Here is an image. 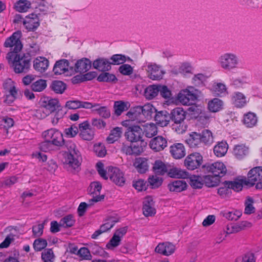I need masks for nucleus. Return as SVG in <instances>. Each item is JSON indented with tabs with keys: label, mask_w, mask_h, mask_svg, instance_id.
<instances>
[{
	"label": "nucleus",
	"mask_w": 262,
	"mask_h": 262,
	"mask_svg": "<svg viewBox=\"0 0 262 262\" xmlns=\"http://www.w3.org/2000/svg\"><path fill=\"white\" fill-rule=\"evenodd\" d=\"M68 151L63 155V168L68 172L75 174L80 170L82 157L75 143L69 141L66 144Z\"/></svg>",
	"instance_id": "f257e3e1"
},
{
	"label": "nucleus",
	"mask_w": 262,
	"mask_h": 262,
	"mask_svg": "<svg viewBox=\"0 0 262 262\" xmlns=\"http://www.w3.org/2000/svg\"><path fill=\"white\" fill-rule=\"evenodd\" d=\"M6 58L15 73H27L30 68L31 57L29 54L9 52Z\"/></svg>",
	"instance_id": "f03ea898"
},
{
	"label": "nucleus",
	"mask_w": 262,
	"mask_h": 262,
	"mask_svg": "<svg viewBox=\"0 0 262 262\" xmlns=\"http://www.w3.org/2000/svg\"><path fill=\"white\" fill-rule=\"evenodd\" d=\"M240 60L239 56L235 53L227 52L219 57L217 63L223 70L231 71L238 68Z\"/></svg>",
	"instance_id": "7ed1b4c3"
},
{
	"label": "nucleus",
	"mask_w": 262,
	"mask_h": 262,
	"mask_svg": "<svg viewBox=\"0 0 262 262\" xmlns=\"http://www.w3.org/2000/svg\"><path fill=\"white\" fill-rule=\"evenodd\" d=\"M245 182L247 186L251 187L255 185L256 189H262V167L258 166L251 169Z\"/></svg>",
	"instance_id": "20e7f679"
},
{
	"label": "nucleus",
	"mask_w": 262,
	"mask_h": 262,
	"mask_svg": "<svg viewBox=\"0 0 262 262\" xmlns=\"http://www.w3.org/2000/svg\"><path fill=\"white\" fill-rule=\"evenodd\" d=\"M42 136L45 140L49 141L55 146L60 147L65 144L62 134L55 128H50L44 131L42 133Z\"/></svg>",
	"instance_id": "39448f33"
},
{
	"label": "nucleus",
	"mask_w": 262,
	"mask_h": 262,
	"mask_svg": "<svg viewBox=\"0 0 262 262\" xmlns=\"http://www.w3.org/2000/svg\"><path fill=\"white\" fill-rule=\"evenodd\" d=\"M21 33L19 31L14 32L13 34L7 38L4 42V47L6 48H10L14 52L18 53L22 49L23 45L20 41Z\"/></svg>",
	"instance_id": "423d86ee"
},
{
	"label": "nucleus",
	"mask_w": 262,
	"mask_h": 262,
	"mask_svg": "<svg viewBox=\"0 0 262 262\" xmlns=\"http://www.w3.org/2000/svg\"><path fill=\"white\" fill-rule=\"evenodd\" d=\"M59 107V103L57 99L49 98L45 99L42 101L40 107V112L43 113L42 115H41V117H46L52 113L57 111Z\"/></svg>",
	"instance_id": "0eeeda50"
},
{
	"label": "nucleus",
	"mask_w": 262,
	"mask_h": 262,
	"mask_svg": "<svg viewBox=\"0 0 262 262\" xmlns=\"http://www.w3.org/2000/svg\"><path fill=\"white\" fill-rule=\"evenodd\" d=\"M204 167L208 172L211 173L214 177H222L227 172L226 167L222 162L206 164Z\"/></svg>",
	"instance_id": "6e6552de"
},
{
	"label": "nucleus",
	"mask_w": 262,
	"mask_h": 262,
	"mask_svg": "<svg viewBox=\"0 0 262 262\" xmlns=\"http://www.w3.org/2000/svg\"><path fill=\"white\" fill-rule=\"evenodd\" d=\"M203 162V157L198 152L192 153L185 158L184 165L189 170H193L199 168Z\"/></svg>",
	"instance_id": "1a4fd4ad"
},
{
	"label": "nucleus",
	"mask_w": 262,
	"mask_h": 262,
	"mask_svg": "<svg viewBox=\"0 0 262 262\" xmlns=\"http://www.w3.org/2000/svg\"><path fill=\"white\" fill-rule=\"evenodd\" d=\"M125 136L131 142L141 141L143 136V129L139 125H131L127 128Z\"/></svg>",
	"instance_id": "9d476101"
},
{
	"label": "nucleus",
	"mask_w": 262,
	"mask_h": 262,
	"mask_svg": "<svg viewBox=\"0 0 262 262\" xmlns=\"http://www.w3.org/2000/svg\"><path fill=\"white\" fill-rule=\"evenodd\" d=\"M4 88L9 92V94L6 95L4 102L7 104H10L16 99L17 94V91L15 86V83L11 79H6L4 83Z\"/></svg>",
	"instance_id": "9b49d317"
},
{
	"label": "nucleus",
	"mask_w": 262,
	"mask_h": 262,
	"mask_svg": "<svg viewBox=\"0 0 262 262\" xmlns=\"http://www.w3.org/2000/svg\"><path fill=\"white\" fill-rule=\"evenodd\" d=\"M107 174L110 179L116 185L122 186L125 183L123 173L118 168L109 167Z\"/></svg>",
	"instance_id": "f8f14e48"
},
{
	"label": "nucleus",
	"mask_w": 262,
	"mask_h": 262,
	"mask_svg": "<svg viewBox=\"0 0 262 262\" xmlns=\"http://www.w3.org/2000/svg\"><path fill=\"white\" fill-rule=\"evenodd\" d=\"M140 108L138 107V106L134 107L131 109L127 114L126 116L128 118V120H126L123 122L122 124L123 126H127L129 125L130 121H135L136 123H142L145 122L144 120L143 117L140 113Z\"/></svg>",
	"instance_id": "ddd939ff"
},
{
	"label": "nucleus",
	"mask_w": 262,
	"mask_h": 262,
	"mask_svg": "<svg viewBox=\"0 0 262 262\" xmlns=\"http://www.w3.org/2000/svg\"><path fill=\"white\" fill-rule=\"evenodd\" d=\"M197 99L196 95L188 89L181 90L178 94L177 99L184 105H189Z\"/></svg>",
	"instance_id": "4468645a"
},
{
	"label": "nucleus",
	"mask_w": 262,
	"mask_h": 262,
	"mask_svg": "<svg viewBox=\"0 0 262 262\" xmlns=\"http://www.w3.org/2000/svg\"><path fill=\"white\" fill-rule=\"evenodd\" d=\"M146 71L149 78L154 80L162 79L165 73L160 66L153 63H147Z\"/></svg>",
	"instance_id": "2eb2a0df"
},
{
	"label": "nucleus",
	"mask_w": 262,
	"mask_h": 262,
	"mask_svg": "<svg viewBox=\"0 0 262 262\" xmlns=\"http://www.w3.org/2000/svg\"><path fill=\"white\" fill-rule=\"evenodd\" d=\"M80 137L84 140L91 141L94 136V131L90 127L88 121H84L79 124Z\"/></svg>",
	"instance_id": "dca6fc26"
},
{
	"label": "nucleus",
	"mask_w": 262,
	"mask_h": 262,
	"mask_svg": "<svg viewBox=\"0 0 262 262\" xmlns=\"http://www.w3.org/2000/svg\"><path fill=\"white\" fill-rule=\"evenodd\" d=\"M167 146L166 139L161 136L152 138L149 142L150 148L156 152L163 150Z\"/></svg>",
	"instance_id": "f3484780"
},
{
	"label": "nucleus",
	"mask_w": 262,
	"mask_h": 262,
	"mask_svg": "<svg viewBox=\"0 0 262 262\" xmlns=\"http://www.w3.org/2000/svg\"><path fill=\"white\" fill-rule=\"evenodd\" d=\"M176 250L175 245L170 242L159 243L155 248V252L165 256L173 254Z\"/></svg>",
	"instance_id": "a211bd4d"
},
{
	"label": "nucleus",
	"mask_w": 262,
	"mask_h": 262,
	"mask_svg": "<svg viewBox=\"0 0 262 262\" xmlns=\"http://www.w3.org/2000/svg\"><path fill=\"white\" fill-rule=\"evenodd\" d=\"M116 222L114 217L112 216L108 217L104 221V223L100 227V228L95 231L92 235L91 237L93 239L97 238L100 234L111 229Z\"/></svg>",
	"instance_id": "6ab92c4d"
},
{
	"label": "nucleus",
	"mask_w": 262,
	"mask_h": 262,
	"mask_svg": "<svg viewBox=\"0 0 262 262\" xmlns=\"http://www.w3.org/2000/svg\"><path fill=\"white\" fill-rule=\"evenodd\" d=\"M142 209L145 216H151L156 214L153 199L151 196H148L145 198Z\"/></svg>",
	"instance_id": "aec40b11"
},
{
	"label": "nucleus",
	"mask_w": 262,
	"mask_h": 262,
	"mask_svg": "<svg viewBox=\"0 0 262 262\" xmlns=\"http://www.w3.org/2000/svg\"><path fill=\"white\" fill-rule=\"evenodd\" d=\"M104 198V195H98V196H94L93 199H91L89 201V203L86 204L85 202H82L81 203L77 209V212L79 216H83L85 212H86V210L87 208L93 205L94 203H96L98 202H100L102 201Z\"/></svg>",
	"instance_id": "412c9836"
},
{
	"label": "nucleus",
	"mask_w": 262,
	"mask_h": 262,
	"mask_svg": "<svg viewBox=\"0 0 262 262\" xmlns=\"http://www.w3.org/2000/svg\"><path fill=\"white\" fill-rule=\"evenodd\" d=\"M170 152L176 159H181L186 155L185 147L182 143H175L170 146Z\"/></svg>",
	"instance_id": "4be33fe9"
},
{
	"label": "nucleus",
	"mask_w": 262,
	"mask_h": 262,
	"mask_svg": "<svg viewBox=\"0 0 262 262\" xmlns=\"http://www.w3.org/2000/svg\"><path fill=\"white\" fill-rule=\"evenodd\" d=\"M33 68L36 71L42 73L47 70L49 67L48 60L43 57H38L33 62Z\"/></svg>",
	"instance_id": "5701e85b"
},
{
	"label": "nucleus",
	"mask_w": 262,
	"mask_h": 262,
	"mask_svg": "<svg viewBox=\"0 0 262 262\" xmlns=\"http://www.w3.org/2000/svg\"><path fill=\"white\" fill-rule=\"evenodd\" d=\"M94 69L100 71H108L111 69V62L108 59L104 58H100L95 60L93 62Z\"/></svg>",
	"instance_id": "b1692460"
},
{
	"label": "nucleus",
	"mask_w": 262,
	"mask_h": 262,
	"mask_svg": "<svg viewBox=\"0 0 262 262\" xmlns=\"http://www.w3.org/2000/svg\"><path fill=\"white\" fill-rule=\"evenodd\" d=\"M232 104L237 108L244 107L247 103L246 96L241 92H235L231 96Z\"/></svg>",
	"instance_id": "393cba45"
},
{
	"label": "nucleus",
	"mask_w": 262,
	"mask_h": 262,
	"mask_svg": "<svg viewBox=\"0 0 262 262\" xmlns=\"http://www.w3.org/2000/svg\"><path fill=\"white\" fill-rule=\"evenodd\" d=\"M170 117L174 123L180 124L185 119L186 112L182 108L177 107L172 110Z\"/></svg>",
	"instance_id": "a878e982"
},
{
	"label": "nucleus",
	"mask_w": 262,
	"mask_h": 262,
	"mask_svg": "<svg viewBox=\"0 0 262 262\" xmlns=\"http://www.w3.org/2000/svg\"><path fill=\"white\" fill-rule=\"evenodd\" d=\"M23 23L26 28L29 31L36 29L39 25L38 18L36 14H34L26 17Z\"/></svg>",
	"instance_id": "bb28decb"
},
{
	"label": "nucleus",
	"mask_w": 262,
	"mask_h": 262,
	"mask_svg": "<svg viewBox=\"0 0 262 262\" xmlns=\"http://www.w3.org/2000/svg\"><path fill=\"white\" fill-rule=\"evenodd\" d=\"M91 66V61L88 58H83L76 62L75 63V71L80 73H85L89 70Z\"/></svg>",
	"instance_id": "cd10ccee"
},
{
	"label": "nucleus",
	"mask_w": 262,
	"mask_h": 262,
	"mask_svg": "<svg viewBox=\"0 0 262 262\" xmlns=\"http://www.w3.org/2000/svg\"><path fill=\"white\" fill-rule=\"evenodd\" d=\"M91 107L89 108L92 109V111L99 115L104 118H107L111 115L110 112L106 106H101L98 103H91Z\"/></svg>",
	"instance_id": "c85d7f7f"
},
{
	"label": "nucleus",
	"mask_w": 262,
	"mask_h": 262,
	"mask_svg": "<svg viewBox=\"0 0 262 262\" xmlns=\"http://www.w3.org/2000/svg\"><path fill=\"white\" fill-rule=\"evenodd\" d=\"M147 161L145 158L139 157L135 159L133 165L138 172L144 173L148 170Z\"/></svg>",
	"instance_id": "c756f323"
},
{
	"label": "nucleus",
	"mask_w": 262,
	"mask_h": 262,
	"mask_svg": "<svg viewBox=\"0 0 262 262\" xmlns=\"http://www.w3.org/2000/svg\"><path fill=\"white\" fill-rule=\"evenodd\" d=\"M257 120V116L255 113L248 112L244 115L242 122L247 127L251 128L256 125Z\"/></svg>",
	"instance_id": "7c9ffc66"
},
{
	"label": "nucleus",
	"mask_w": 262,
	"mask_h": 262,
	"mask_svg": "<svg viewBox=\"0 0 262 262\" xmlns=\"http://www.w3.org/2000/svg\"><path fill=\"white\" fill-rule=\"evenodd\" d=\"M68 60L67 59H61L55 63L53 68V72L55 75L64 74L68 71Z\"/></svg>",
	"instance_id": "2f4dec72"
},
{
	"label": "nucleus",
	"mask_w": 262,
	"mask_h": 262,
	"mask_svg": "<svg viewBox=\"0 0 262 262\" xmlns=\"http://www.w3.org/2000/svg\"><path fill=\"white\" fill-rule=\"evenodd\" d=\"M187 183L184 180H176L168 185L170 191L180 192L186 189Z\"/></svg>",
	"instance_id": "473e14b6"
},
{
	"label": "nucleus",
	"mask_w": 262,
	"mask_h": 262,
	"mask_svg": "<svg viewBox=\"0 0 262 262\" xmlns=\"http://www.w3.org/2000/svg\"><path fill=\"white\" fill-rule=\"evenodd\" d=\"M249 152V148L245 144H238L235 145L233 153L238 159H242L246 156Z\"/></svg>",
	"instance_id": "72a5a7b5"
},
{
	"label": "nucleus",
	"mask_w": 262,
	"mask_h": 262,
	"mask_svg": "<svg viewBox=\"0 0 262 262\" xmlns=\"http://www.w3.org/2000/svg\"><path fill=\"white\" fill-rule=\"evenodd\" d=\"M90 105L91 103L89 102L70 100L66 102L65 106L69 109L75 110L80 107L89 108L91 107Z\"/></svg>",
	"instance_id": "f704fd0d"
},
{
	"label": "nucleus",
	"mask_w": 262,
	"mask_h": 262,
	"mask_svg": "<svg viewBox=\"0 0 262 262\" xmlns=\"http://www.w3.org/2000/svg\"><path fill=\"white\" fill-rule=\"evenodd\" d=\"M186 142L191 148L198 147L201 144V137L200 134L192 132L186 140Z\"/></svg>",
	"instance_id": "c9c22d12"
},
{
	"label": "nucleus",
	"mask_w": 262,
	"mask_h": 262,
	"mask_svg": "<svg viewBox=\"0 0 262 262\" xmlns=\"http://www.w3.org/2000/svg\"><path fill=\"white\" fill-rule=\"evenodd\" d=\"M246 178L242 179H235L232 181H226V184L228 185L230 189L238 192L242 190L243 186L247 185L246 182Z\"/></svg>",
	"instance_id": "e433bc0d"
},
{
	"label": "nucleus",
	"mask_w": 262,
	"mask_h": 262,
	"mask_svg": "<svg viewBox=\"0 0 262 262\" xmlns=\"http://www.w3.org/2000/svg\"><path fill=\"white\" fill-rule=\"evenodd\" d=\"M152 168L154 172L159 175H164L168 171L167 165L160 160L155 162Z\"/></svg>",
	"instance_id": "4c0bfd02"
},
{
	"label": "nucleus",
	"mask_w": 262,
	"mask_h": 262,
	"mask_svg": "<svg viewBox=\"0 0 262 262\" xmlns=\"http://www.w3.org/2000/svg\"><path fill=\"white\" fill-rule=\"evenodd\" d=\"M228 145L226 142L222 141L219 142L213 149V151L215 155L217 157H222L227 153L228 150Z\"/></svg>",
	"instance_id": "58836bf2"
},
{
	"label": "nucleus",
	"mask_w": 262,
	"mask_h": 262,
	"mask_svg": "<svg viewBox=\"0 0 262 262\" xmlns=\"http://www.w3.org/2000/svg\"><path fill=\"white\" fill-rule=\"evenodd\" d=\"M140 108V113L144 118V120L151 117L152 114L155 112L156 109L150 103H147L143 106H138Z\"/></svg>",
	"instance_id": "ea45409f"
},
{
	"label": "nucleus",
	"mask_w": 262,
	"mask_h": 262,
	"mask_svg": "<svg viewBox=\"0 0 262 262\" xmlns=\"http://www.w3.org/2000/svg\"><path fill=\"white\" fill-rule=\"evenodd\" d=\"M143 134L147 138H151L158 133L157 126L154 123H147L143 126Z\"/></svg>",
	"instance_id": "a19ab883"
},
{
	"label": "nucleus",
	"mask_w": 262,
	"mask_h": 262,
	"mask_svg": "<svg viewBox=\"0 0 262 262\" xmlns=\"http://www.w3.org/2000/svg\"><path fill=\"white\" fill-rule=\"evenodd\" d=\"M155 119L157 123L161 126H165L169 123V116L166 112L157 113L155 116Z\"/></svg>",
	"instance_id": "79ce46f5"
},
{
	"label": "nucleus",
	"mask_w": 262,
	"mask_h": 262,
	"mask_svg": "<svg viewBox=\"0 0 262 262\" xmlns=\"http://www.w3.org/2000/svg\"><path fill=\"white\" fill-rule=\"evenodd\" d=\"M111 60V64L119 65L123 64L126 61H132V59L125 55L122 54H115L113 55L110 58Z\"/></svg>",
	"instance_id": "37998d69"
},
{
	"label": "nucleus",
	"mask_w": 262,
	"mask_h": 262,
	"mask_svg": "<svg viewBox=\"0 0 262 262\" xmlns=\"http://www.w3.org/2000/svg\"><path fill=\"white\" fill-rule=\"evenodd\" d=\"M223 102L218 99L214 98L209 101L208 103V107L210 111L215 113L220 111L223 108Z\"/></svg>",
	"instance_id": "c03bdc74"
},
{
	"label": "nucleus",
	"mask_w": 262,
	"mask_h": 262,
	"mask_svg": "<svg viewBox=\"0 0 262 262\" xmlns=\"http://www.w3.org/2000/svg\"><path fill=\"white\" fill-rule=\"evenodd\" d=\"M189 180L190 186L194 189H200L204 185L203 178L200 176H191L189 178Z\"/></svg>",
	"instance_id": "a18cd8bd"
},
{
	"label": "nucleus",
	"mask_w": 262,
	"mask_h": 262,
	"mask_svg": "<svg viewBox=\"0 0 262 262\" xmlns=\"http://www.w3.org/2000/svg\"><path fill=\"white\" fill-rule=\"evenodd\" d=\"M122 134L121 128L116 127L111 130L109 136L107 138V141L108 143L112 144L118 140Z\"/></svg>",
	"instance_id": "49530a36"
},
{
	"label": "nucleus",
	"mask_w": 262,
	"mask_h": 262,
	"mask_svg": "<svg viewBox=\"0 0 262 262\" xmlns=\"http://www.w3.org/2000/svg\"><path fill=\"white\" fill-rule=\"evenodd\" d=\"M158 94V85H151L147 87L144 91L145 97L149 99L155 98Z\"/></svg>",
	"instance_id": "de8ad7c7"
},
{
	"label": "nucleus",
	"mask_w": 262,
	"mask_h": 262,
	"mask_svg": "<svg viewBox=\"0 0 262 262\" xmlns=\"http://www.w3.org/2000/svg\"><path fill=\"white\" fill-rule=\"evenodd\" d=\"M31 7V3L27 0H20L15 4V8L16 11L20 12H25Z\"/></svg>",
	"instance_id": "09e8293b"
},
{
	"label": "nucleus",
	"mask_w": 262,
	"mask_h": 262,
	"mask_svg": "<svg viewBox=\"0 0 262 262\" xmlns=\"http://www.w3.org/2000/svg\"><path fill=\"white\" fill-rule=\"evenodd\" d=\"M51 88L56 93L62 94L66 89V85L61 81L55 80L52 82Z\"/></svg>",
	"instance_id": "8fccbe9b"
},
{
	"label": "nucleus",
	"mask_w": 262,
	"mask_h": 262,
	"mask_svg": "<svg viewBox=\"0 0 262 262\" xmlns=\"http://www.w3.org/2000/svg\"><path fill=\"white\" fill-rule=\"evenodd\" d=\"M60 223L61 227L69 228L74 226L75 223V220L73 215L69 214L62 217L60 220Z\"/></svg>",
	"instance_id": "3c124183"
},
{
	"label": "nucleus",
	"mask_w": 262,
	"mask_h": 262,
	"mask_svg": "<svg viewBox=\"0 0 262 262\" xmlns=\"http://www.w3.org/2000/svg\"><path fill=\"white\" fill-rule=\"evenodd\" d=\"M97 80L100 82H114L117 80L116 76L113 74L103 72L97 77Z\"/></svg>",
	"instance_id": "603ef678"
},
{
	"label": "nucleus",
	"mask_w": 262,
	"mask_h": 262,
	"mask_svg": "<svg viewBox=\"0 0 262 262\" xmlns=\"http://www.w3.org/2000/svg\"><path fill=\"white\" fill-rule=\"evenodd\" d=\"M31 89L34 92H41L47 87V81L44 79H39L31 84Z\"/></svg>",
	"instance_id": "864d4df0"
},
{
	"label": "nucleus",
	"mask_w": 262,
	"mask_h": 262,
	"mask_svg": "<svg viewBox=\"0 0 262 262\" xmlns=\"http://www.w3.org/2000/svg\"><path fill=\"white\" fill-rule=\"evenodd\" d=\"M102 189L101 184L98 181H94L92 182L89 187V191L90 193L92 194H96V196H98Z\"/></svg>",
	"instance_id": "5fc2aeb1"
},
{
	"label": "nucleus",
	"mask_w": 262,
	"mask_h": 262,
	"mask_svg": "<svg viewBox=\"0 0 262 262\" xmlns=\"http://www.w3.org/2000/svg\"><path fill=\"white\" fill-rule=\"evenodd\" d=\"M200 135L201 137V143L210 144L213 141V137L211 132L207 129L203 130Z\"/></svg>",
	"instance_id": "6e6d98bb"
},
{
	"label": "nucleus",
	"mask_w": 262,
	"mask_h": 262,
	"mask_svg": "<svg viewBox=\"0 0 262 262\" xmlns=\"http://www.w3.org/2000/svg\"><path fill=\"white\" fill-rule=\"evenodd\" d=\"M119 72L123 75L130 76L134 72L133 67L128 64H123L118 69Z\"/></svg>",
	"instance_id": "4d7b16f0"
},
{
	"label": "nucleus",
	"mask_w": 262,
	"mask_h": 262,
	"mask_svg": "<svg viewBox=\"0 0 262 262\" xmlns=\"http://www.w3.org/2000/svg\"><path fill=\"white\" fill-rule=\"evenodd\" d=\"M253 200L252 198L248 197L245 202V213L250 214L255 211V208L253 206Z\"/></svg>",
	"instance_id": "13d9d810"
},
{
	"label": "nucleus",
	"mask_w": 262,
	"mask_h": 262,
	"mask_svg": "<svg viewBox=\"0 0 262 262\" xmlns=\"http://www.w3.org/2000/svg\"><path fill=\"white\" fill-rule=\"evenodd\" d=\"M217 193L222 198L228 197L230 195L231 191L229 187H228V185L226 184V181L223 186H221L218 188Z\"/></svg>",
	"instance_id": "bf43d9fd"
},
{
	"label": "nucleus",
	"mask_w": 262,
	"mask_h": 262,
	"mask_svg": "<svg viewBox=\"0 0 262 262\" xmlns=\"http://www.w3.org/2000/svg\"><path fill=\"white\" fill-rule=\"evenodd\" d=\"M168 175L171 178H182L186 176V172L177 168L168 169Z\"/></svg>",
	"instance_id": "052dcab7"
},
{
	"label": "nucleus",
	"mask_w": 262,
	"mask_h": 262,
	"mask_svg": "<svg viewBox=\"0 0 262 262\" xmlns=\"http://www.w3.org/2000/svg\"><path fill=\"white\" fill-rule=\"evenodd\" d=\"M47 246V242L43 238H38L34 241L33 243V247L34 250L37 251H40L43 249Z\"/></svg>",
	"instance_id": "680f3d73"
},
{
	"label": "nucleus",
	"mask_w": 262,
	"mask_h": 262,
	"mask_svg": "<svg viewBox=\"0 0 262 262\" xmlns=\"http://www.w3.org/2000/svg\"><path fill=\"white\" fill-rule=\"evenodd\" d=\"M77 255L82 260H90L92 258L90 251L85 247H82L79 249Z\"/></svg>",
	"instance_id": "e2e57ef3"
},
{
	"label": "nucleus",
	"mask_w": 262,
	"mask_h": 262,
	"mask_svg": "<svg viewBox=\"0 0 262 262\" xmlns=\"http://www.w3.org/2000/svg\"><path fill=\"white\" fill-rule=\"evenodd\" d=\"M54 257L53 252L50 249L45 250L41 254V258L44 262H53Z\"/></svg>",
	"instance_id": "0e129e2a"
},
{
	"label": "nucleus",
	"mask_w": 262,
	"mask_h": 262,
	"mask_svg": "<svg viewBox=\"0 0 262 262\" xmlns=\"http://www.w3.org/2000/svg\"><path fill=\"white\" fill-rule=\"evenodd\" d=\"M46 221L41 224H38L34 225L32 227V231L33 235L36 237H39L42 235L44 226Z\"/></svg>",
	"instance_id": "69168bd1"
},
{
	"label": "nucleus",
	"mask_w": 262,
	"mask_h": 262,
	"mask_svg": "<svg viewBox=\"0 0 262 262\" xmlns=\"http://www.w3.org/2000/svg\"><path fill=\"white\" fill-rule=\"evenodd\" d=\"M242 215L241 212L235 210L234 211H228L224 213V216L229 220H237Z\"/></svg>",
	"instance_id": "338daca9"
},
{
	"label": "nucleus",
	"mask_w": 262,
	"mask_h": 262,
	"mask_svg": "<svg viewBox=\"0 0 262 262\" xmlns=\"http://www.w3.org/2000/svg\"><path fill=\"white\" fill-rule=\"evenodd\" d=\"M114 109L115 114L119 116L125 111V104L121 101H116L114 104Z\"/></svg>",
	"instance_id": "774afa93"
}]
</instances>
